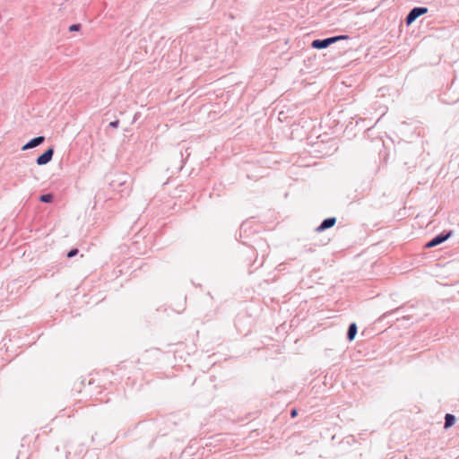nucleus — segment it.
<instances>
[{
	"label": "nucleus",
	"mask_w": 459,
	"mask_h": 459,
	"mask_svg": "<svg viewBox=\"0 0 459 459\" xmlns=\"http://www.w3.org/2000/svg\"><path fill=\"white\" fill-rule=\"evenodd\" d=\"M297 415V411L296 410H292L291 412H290V416L293 418Z\"/></svg>",
	"instance_id": "ddd939ff"
},
{
	"label": "nucleus",
	"mask_w": 459,
	"mask_h": 459,
	"mask_svg": "<svg viewBox=\"0 0 459 459\" xmlns=\"http://www.w3.org/2000/svg\"><path fill=\"white\" fill-rule=\"evenodd\" d=\"M455 422V417L453 414L446 413L445 416V429L452 427Z\"/></svg>",
	"instance_id": "6e6552de"
},
{
	"label": "nucleus",
	"mask_w": 459,
	"mask_h": 459,
	"mask_svg": "<svg viewBox=\"0 0 459 459\" xmlns=\"http://www.w3.org/2000/svg\"><path fill=\"white\" fill-rule=\"evenodd\" d=\"M39 199L43 203H51L53 200V195L51 194L42 195Z\"/></svg>",
	"instance_id": "1a4fd4ad"
},
{
	"label": "nucleus",
	"mask_w": 459,
	"mask_h": 459,
	"mask_svg": "<svg viewBox=\"0 0 459 459\" xmlns=\"http://www.w3.org/2000/svg\"><path fill=\"white\" fill-rule=\"evenodd\" d=\"M357 334V325L355 323L350 325L347 332V338L349 341H352Z\"/></svg>",
	"instance_id": "0eeeda50"
},
{
	"label": "nucleus",
	"mask_w": 459,
	"mask_h": 459,
	"mask_svg": "<svg viewBox=\"0 0 459 459\" xmlns=\"http://www.w3.org/2000/svg\"><path fill=\"white\" fill-rule=\"evenodd\" d=\"M44 141H45V137L44 136H37V137L31 139L26 144H24L22 147V151H26V150H29V149L35 148V147L40 145L41 143H43Z\"/></svg>",
	"instance_id": "39448f33"
},
{
	"label": "nucleus",
	"mask_w": 459,
	"mask_h": 459,
	"mask_svg": "<svg viewBox=\"0 0 459 459\" xmlns=\"http://www.w3.org/2000/svg\"><path fill=\"white\" fill-rule=\"evenodd\" d=\"M451 236V232H448L446 234H439L433 238L430 241H429L425 247L427 248L434 247L436 246H438L445 242L449 237Z\"/></svg>",
	"instance_id": "20e7f679"
},
{
	"label": "nucleus",
	"mask_w": 459,
	"mask_h": 459,
	"mask_svg": "<svg viewBox=\"0 0 459 459\" xmlns=\"http://www.w3.org/2000/svg\"><path fill=\"white\" fill-rule=\"evenodd\" d=\"M81 28V25L80 24H73L69 27V30L70 31H77L79 30Z\"/></svg>",
	"instance_id": "9b49d317"
},
{
	"label": "nucleus",
	"mask_w": 459,
	"mask_h": 459,
	"mask_svg": "<svg viewBox=\"0 0 459 459\" xmlns=\"http://www.w3.org/2000/svg\"><path fill=\"white\" fill-rule=\"evenodd\" d=\"M53 155H54V149L52 147H50L44 153H42L41 155H39L37 158L36 162L39 166L46 165L52 160Z\"/></svg>",
	"instance_id": "7ed1b4c3"
},
{
	"label": "nucleus",
	"mask_w": 459,
	"mask_h": 459,
	"mask_svg": "<svg viewBox=\"0 0 459 459\" xmlns=\"http://www.w3.org/2000/svg\"><path fill=\"white\" fill-rule=\"evenodd\" d=\"M348 39V36H336L332 38H327L324 39H315L312 41V48L316 49H323L329 47L332 43H334L340 39Z\"/></svg>",
	"instance_id": "f257e3e1"
},
{
	"label": "nucleus",
	"mask_w": 459,
	"mask_h": 459,
	"mask_svg": "<svg viewBox=\"0 0 459 459\" xmlns=\"http://www.w3.org/2000/svg\"><path fill=\"white\" fill-rule=\"evenodd\" d=\"M336 222V219L334 217L327 218L322 221V223L317 227V231H324L331 227H333Z\"/></svg>",
	"instance_id": "423d86ee"
},
{
	"label": "nucleus",
	"mask_w": 459,
	"mask_h": 459,
	"mask_svg": "<svg viewBox=\"0 0 459 459\" xmlns=\"http://www.w3.org/2000/svg\"><path fill=\"white\" fill-rule=\"evenodd\" d=\"M119 125V121L118 120H116V121H112L109 123V126L111 127H114V128H117Z\"/></svg>",
	"instance_id": "f8f14e48"
},
{
	"label": "nucleus",
	"mask_w": 459,
	"mask_h": 459,
	"mask_svg": "<svg viewBox=\"0 0 459 459\" xmlns=\"http://www.w3.org/2000/svg\"><path fill=\"white\" fill-rule=\"evenodd\" d=\"M428 13L426 7H414L408 13L405 22L407 25L411 24L418 17Z\"/></svg>",
	"instance_id": "f03ea898"
},
{
	"label": "nucleus",
	"mask_w": 459,
	"mask_h": 459,
	"mask_svg": "<svg viewBox=\"0 0 459 459\" xmlns=\"http://www.w3.org/2000/svg\"><path fill=\"white\" fill-rule=\"evenodd\" d=\"M78 254V249L76 248H74L72 250H70L67 254V257L71 258V257H74V255H76Z\"/></svg>",
	"instance_id": "9d476101"
}]
</instances>
